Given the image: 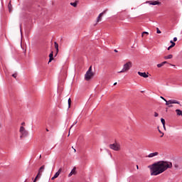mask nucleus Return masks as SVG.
<instances>
[{
    "label": "nucleus",
    "instance_id": "obj_19",
    "mask_svg": "<svg viewBox=\"0 0 182 182\" xmlns=\"http://www.w3.org/2000/svg\"><path fill=\"white\" fill-rule=\"evenodd\" d=\"M71 6H74V8H76L77 6V2H71L70 3Z\"/></svg>",
    "mask_w": 182,
    "mask_h": 182
},
{
    "label": "nucleus",
    "instance_id": "obj_8",
    "mask_svg": "<svg viewBox=\"0 0 182 182\" xmlns=\"http://www.w3.org/2000/svg\"><path fill=\"white\" fill-rule=\"evenodd\" d=\"M148 4H149V5H161V2L160 1H149Z\"/></svg>",
    "mask_w": 182,
    "mask_h": 182
},
{
    "label": "nucleus",
    "instance_id": "obj_38",
    "mask_svg": "<svg viewBox=\"0 0 182 182\" xmlns=\"http://www.w3.org/2000/svg\"><path fill=\"white\" fill-rule=\"evenodd\" d=\"M21 125H22V126L25 125V122H22V123H21Z\"/></svg>",
    "mask_w": 182,
    "mask_h": 182
},
{
    "label": "nucleus",
    "instance_id": "obj_23",
    "mask_svg": "<svg viewBox=\"0 0 182 182\" xmlns=\"http://www.w3.org/2000/svg\"><path fill=\"white\" fill-rule=\"evenodd\" d=\"M23 50H24V53H26V46H21V47Z\"/></svg>",
    "mask_w": 182,
    "mask_h": 182
},
{
    "label": "nucleus",
    "instance_id": "obj_10",
    "mask_svg": "<svg viewBox=\"0 0 182 182\" xmlns=\"http://www.w3.org/2000/svg\"><path fill=\"white\" fill-rule=\"evenodd\" d=\"M76 174V167H74L70 173L68 174V177H72V176Z\"/></svg>",
    "mask_w": 182,
    "mask_h": 182
},
{
    "label": "nucleus",
    "instance_id": "obj_30",
    "mask_svg": "<svg viewBox=\"0 0 182 182\" xmlns=\"http://www.w3.org/2000/svg\"><path fill=\"white\" fill-rule=\"evenodd\" d=\"M174 168H178V164H174Z\"/></svg>",
    "mask_w": 182,
    "mask_h": 182
},
{
    "label": "nucleus",
    "instance_id": "obj_42",
    "mask_svg": "<svg viewBox=\"0 0 182 182\" xmlns=\"http://www.w3.org/2000/svg\"><path fill=\"white\" fill-rule=\"evenodd\" d=\"M39 159H42V155H40Z\"/></svg>",
    "mask_w": 182,
    "mask_h": 182
},
{
    "label": "nucleus",
    "instance_id": "obj_1",
    "mask_svg": "<svg viewBox=\"0 0 182 182\" xmlns=\"http://www.w3.org/2000/svg\"><path fill=\"white\" fill-rule=\"evenodd\" d=\"M173 164L167 161H159L149 166L151 170V176H159L161 173H164L168 168H171Z\"/></svg>",
    "mask_w": 182,
    "mask_h": 182
},
{
    "label": "nucleus",
    "instance_id": "obj_6",
    "mask_svg": "<svg viewBox=\"0 0 182 182\" xmlns=\"http://www.w3.org/2000/svg\"><path fill=\"white\" fill-rule=\"evenodd\" d=\"M20 133L21 134V139H22L23 137H26V136H28V131H26L25 129V127H20Z\"/></svg>",
    "mask_w": 182,
    "mask_h": 182
},
{
    "label": "nucleus",
    "instance_id": "obj_46",
    "mask_svg": "<svg viewBox=\"0 0 182 182\" xmlns=\"http://www.w3.org/2000/svg\"><path fill=\"white\" fill-rule=\"evenodd\" d=\"M159 133H161V131L160 129H159Z\"/></svg>",
    "mask_w": 182,
    "mask_h": 182
},
{
    "label": "nucleus",
    "instance_id": "obj_28",
    "mask_svg": "<svg viewBox=\"0 0 182 182\" xmlns=\"http://www.w3.org/2000/svg\"><path fill=\"white\" fill-rule=\"evenodd\" d=\"M77 124V121L74 122L73 124L70 127V129H72V127H73V126H75V124Z\"/></svg>",
    "mask_w": 182,
    "mask_h": 182
},
{
    "label": "nucleus",
    "instance_id": "obj_37",
    "mask_svg": "<svg viewBox=\"0 0 182 182\" xmlns=\"http://www.w3.org/2000/svg\"><path fill=\"white\" fill-rule=\"evenodd\" d=\"M168 65H169L170 66H176V65H173V64H171V63H168Z\"/></svg>",
    "mask_w": 182,
    "mask_h": 182
},
{
    "label": "nucleus",
    "instance_id": "obj_14",
    "mask_svg": "<svg viewBox=\"0 0 182 182\" xmlns=\"http://www.w3.org/2000/svg\"><path fill=\"white\" fill-rule=\"evenodd\" d=\"M49 61L48 63H50V62H52V60H53V51H51V53L49 55Z\"/></svg>",
    "mask_w": 182,
    "mask_h": 182
},
{
    "label": "nucleus",
    "instance_id": "obj_18",
    "mask_svg": "<svg viewBox=\"0 0 182 182\" xmlns=\"http://www.w3.org/2000/svg\"><path fill=\"white\" fill-rule=\"evenodd\" d=\"M164 59H173V55L170 54L164 57Z\"/></svg>",
    "mask_w": 182,
    "mask_h": 182
},
{
    "label": "nucleus",
    "instance_id": "obj_7",
    "mask_svg": "<svg viewBox=\"0 0 182 182\" xmlns=\"http://www.w3.org/2000/svg\"><path fill=\"white\" fill-rule=\"evenodd\" d=\"M107 11V10H105L99 14L98 17L97 18V23H99L100 22V21H102V17L103 16V15H105V14H106Z\"/></svg>",
    "mask_w": 182,
    "mask_h": 182
},
{
    "label": "nucleus",
    "instance_id": "obj_41",
    "mask_svg": "<svg viewBox=\"0 0 182 182\" xmlns=\"http://www.w3.org/2000/svg\"><path fill=\"white\" fill-rule=\"evenodd\" d=\"M114 52H116V53H117V52H118V51H117V50H116V49H115V50H114Z\"/></svg>",
    "mask_w": 182,
    "mask_h": 182
},
{
    "label": "nucleus",
    "instance_id": "obj_3",
    "mask_svg": "<svg viewBox=\"0 0 182 182\" xmlns=\"http://www.w3.org/2000/svg\"><path fill=\"white\" fill-rule=\"evenodd\" d=\"M94 75L95 74L93 72H92V66H90L85 75V80L89 81L90 79H92V77H93Z\"/></svg>",
    "mask_w": 182,
    "mask_h": 182
},
{
    "label": "nucleus",
    "instance_id": "obj_27",
    "mask_svg": "<svg viewBox=\"0 0 182 182\" xmlns=\"http://www.w3.org/2000/svg\"><path fill=\"white\" fill-rule=\"evenodd\" d=\"M156 33H161V31H160V29H159V28H156Z\"/></svg>",
    "mask_w": 182,
    "mask_h": 182
},
{
    "label": "nucleus",
    "instance_id": "obj_21",
    "mask_svg": "<svg viewBox=\"0 0 182 182\" xmlns=\"http://www.w3.org/2000/svg\"><path fill=\"white\" fill-rule=\"evenodd\" d=\"M70 105H72V100L70 98L68 99V107L70 108Z\"/></svg>",
    "mask_w": 182,
    "mask_h": 182
},
{
    "label": "nucleus",
    "instance_id": "obj_26",
    "mask_svg": "<svg viewBox=\"0 0 182 182\" xmlns=\"http://www.w3.org/2000/svg\"><path fill=\"white\" fill-rule=\"evenodd\" d=\"M16 76H18V73H16L12 75V77H14V79H16Z\"/></svg>",
    "mask_w": 182,
    "mask_h": 182
},
{
    "label": "nucleus",
    "instance_id": "obj_29",
    "mask_svg": "<svg viewBox=\"0 0 182 182\" xmlns=\"http://www.w3.org/2000/svg\"><path fill=\"white\" fill-rule=\"evenodd\" d=\"M154 117H159V113L154 112Z\"/></svg>",
    "mask_w": 182,
    "mask_h": 182
},
{
    "label": "nucleus",
    "instance_id": "obj_9",
    "mask_svg": "<svg viewBox=\"0 0 182 182\" xmlns=\"http://www.w3.org/2000/svg\"><path fill=\"white\" fill-rule=\"evenodd\" d=\"M138 75L139 76H141V77H145V78L149 77V75H147L146 73H141V72L139 71Z\"/></svg>",
    "mask_w": 182,
    "mask_h": 182
},
{
    "label": "nucleus",
    "instance_id": "obj_39",
    "mask_svg": "<svg viewBox=\"0 0 182 182\" xmlns=\"http://www.w3.org/2000/svg\"><path fill=\"white\" fill-rule=\"evenodd\" d=\"M116 85H117V82L114 83V86H116Z\"/></svg>",
    "mask_w": 182,
    "mask_h": 182
},
{
    "label": "nucleus",
    "instance_id": "obj_25",
    "mask_svg": "<svg viewBox=\"0 0 182 182\" xmlns=\"http://www.w3.org/2000/svg\"><path fill=\"white\" fill-rule=\"evenodd\" d=\"M162 66H164V65L163 64V63H161L157 65V68H162Z\"/></svg>",
    "mask_w": 182,
    "mask_h": 182
},
{
    "label": "nucleus",
    "instance_id": "obj_11",
    "mask_svg": "<svg viewBox=\"0 0 182 182\" xmlns=\"http://www.w3.org/2000/svg\"><path fill=\"white\" fill-rule=\"evenodd\" d=\"M169 103H171V105H180V102L176 100H169Z\"/></svg>",
    "mask_w": 182,
    "mask_h": 182
},
{
    "label": "nucleus",
    "instance_id": "obj_35",
    "mask_svg": "<svg viewBox=\"0 0 182 182\" xmlns=\"http://www.w3.org/2000/svg\"><path fill=\"white\" fill-rule=\"evenodd\" d=\"M171 48H173V46H168V48H167L168 50H170V49H171Z\"/></svg>",
    "mask_w": 182,
    "mask_h": 182
},
{
    "label": "nucleus",
    "instance_id": "obj_13",
    "mask_svg": "<svg viewBox=\"0 0 182 182\" xmlns=\"http://www.w3.org/2000/svg\"><path fill=\"white\" fill-rule=\"evenodd\" d=\"M62 173V168H60L54 175V177H55V178H58L59 177V176L60 175V173Z\"/></svg>",
    "mask_w": 182,
    "mask_h": 182
},
{
    "label": "nucleus",
    "instance_id": "obj_22",
    "mask_svg": "<svg viewBox=\"0 0 182 182\" xmlns=\"http://www.w3.org/2000/svg\"><path fill=\"white\" fill-rule=\"evenodd\" d=\"M170 43H171L170 46H176V43L173 40L170 41Z\"/></svg>",
    "mask_w": 182,
    "mask_h": 182
},
{
    "label": "nucleus",
    "instance_id": "obj_17",
    "mask_svg": "<svg viewBox=\"0 0 182 182\" xmlns=\"http://www.w3.org/2000/svg\"><path fill=\"white\" fill-rule=\"evenodd\" d=\"M8 8H9V12H11V11H12V4H11V1L8 4Z\"/></svg>",
    "mask_w": 182,
    "mask_h": 182
},
{
    "label": "nucleus",
    "instance_id": "obj_36",
    "mask_svg": "<svg viewBox=\"0 0 182 182\" xmlns=\"http://www.w3.org/2000/svg\"><path fill=\"white\" fill-rule=\"evenodd\" d=\"M55 178H56L55 176H53L52 178H51V180H55Z\"/></svg>",
    "mask_w": 182,
    "mask_h": 182
},
{
    "label": "nucleus",
    "instance_id": "obj_43",
    "mask_svg": "<svg viewBox=\"0 0 182 182\" xmlns=\"http://www.w3.org/2000/svg\"><path fill=\"white\" fill-rule=\"evenodd\" d=\"M68 136H70V131H69V134H68Z\"/></svg>",
    "mask_w": 182,
    "mask_h": 182
},
{
    "label": "nucleus",
    "instance_id": "obj_44",
    "mask_svg": "<svg viewBox=\"0 0 182 182\" xmlns=\"http://www.w3.org/2000/svg\"><path fill=\"white\" fill-rule=\"evenodd\" d=\"M163 136H164V134L163 133L162 135L161 136V137H163Z\"/></svg>",
    "mask_w": 182,
    "mask_h": 182
},
{
    "label": "nucleus",
    "instance_id": "obj_4",
    "mask_svg": "<svg viewBox=\"0 0 182 182\" xmlns=\"http://www.w3.org/2000/svg\"><path fill=\"white\" fill-rule=\"evenodd\" d=\"M44 170H45V165H43V166H42L41 167H40V168L38 169V174H37V176H36V178H35L33 182H36V180H37L38 178H39L40 177H41L42 173H43Z\"/></svg>",
    "mask_w": 182,
    "mask_h": 182
},
{
    "label": "nucleus",
    "instance_id": "obj_32",
    "mask_svg": "<svg viewBox=\"0 0 182 182\" xmlns=\"http://www.w3.org/2000/svg\"><path fill=\"white\" fill-rule=\"evenodd\" d=\"M54 46H59V44H58L56 42H54Z\"/></svg>",
    "mask_w": 182,
    "mask_h": 182
},
{
    "label": "nucleus",
    "instance_id": "obj_5",
    "mask_svg": "<svg viewBox=\"0 0 182 182\" xmlns=\"http://www.w3.org/2000/svg\"><path fill=\"white\" fill-rule=\"evenodd\" d=\"M109 149L114 150V151H119L120 150V144L117 143L109 144Z\"/></svg>",
    "mask_w": 182,
    "mask_h": 182
},
{
    "label": "nucleus",
    "instance_id": "obj_2",
    "mask_svg": "<svg viewBox=\"0 0 182 182\" xmlns=\"http://www.w3.org/2000/svg\"><path fill=\"white\" fill-rule=\"evenodd\" d=\"M132 66V62L129 61L127 63H125L123 66V68L121 71H119L118 73H124L127 72L128 70H130V68Z\"/></svg>",
    "mask_w": 182,
    "mask_h": 182
},
{
    "label": "nucleus",
    "instance_id": "obj_45",
    "mask_svg": "<svg viewBox=\"0 0 182 182\" xmlns=\"http://www.w3.org/2000/svg\"><path fill=\"white\" fill-rule=\"evenodd\" d=\"M46 132H49V129H46Z\"/></svg>",
    "mask_w": 182,
    "mask_h": 182
},
{
    "label": "nucleus",
    "instance_id": "obj_31",
    "mask_svg": "<svg viewBox=\"0 0 182 182\" xmlns=\"http://www.w3.org/2000/svg\"><path fill=\"white\" fill-rule=\"evenodd\" d=\"M173 42H177V37L173 38Z\"/></svg>",
    "mask_w": 182,
    "mask_h": 182
},
{
    "label": "nucleus",
    "instance_id": "obj_47",
    "mask_svg": "<svg viewBox=\"0 0 182 182\" xmlns=\"http://www.w3.org/2000/svg\"><path fill=\"white\" fill-rule=\"evenodd\" d=\"M20 46H22V42L21 43Z\"/></svg>",
    "mask_w": 182,
    "mask_h": 182
},
{
    "label": "nucleus",
    "instance_id": "obj_16",
    "mask_svg": "<svg viewBox=\"0 0 182 182\" xmlns=\"http://www.w3.org/2000/svg\"><path fill=\"white\" fill-rule=\"evenodd\" d=\"M165 102H166V106H168V107H173V105H171V102H170V100H168V101L166 100Z\"/></svg>",
    "mask_w": 182,
    "mask_h": 182
},
{
    "label": "nucleus",
    "instance_id": "obj_40",
    "mask_svg": "<svg viewBox=\"0 0 182 182\" xmlns=\"http://www.w3.org/2000/svg\"><path fill=\"white\" fill-rule=\"evenodd\" d=\"M136 168L137 170H139V165H136Z\"/></svg>",
    "mask_w": 182,
    "mask_h": 182
},
{
    "label": "nucleus",
    "instance_id": "obj_24",
    "mask_svg": "<svg viewBox=\"0 0 182 182\" xmlns=\"http://www.w3.org/2000/svg\"><path fill=\"white\" fill-rule=\"evenodd\" d=\"M55 50H56L55 55H58V53L59 52V46H55Z\"/></svg>",
    "mask_w": 182,
    "mask_h": 182
},
{
    "label": "nucleus",
    "instance_id": "obj_15",
    "mask_svg": "<svg viewBox=\"0 0 182 182\" xmlns=\"http://www.w3.org/2000/svg\"><path fill=\"white\" fill-rule=\"evenodd\" d=\"M161 122L164 126V129H166V120L164 118H161Z\"/></svg>",
    "mask_w": 182,
    "mask_h": 182
},
{
    "label": "nucleus",
    "instance_id": "obj_48",
    "mask_svg": "<svg viewBox=\"0 0 182 182\" xmlns=\"http://www.w3.org/2000/svg\"><path fill=\"white\" fill-rule=\"evenodd\" d=\"M74 151L76 152V149H74Z\"/></svg>",
    "mask_w": 182,
    "mask_h": 182
},
{
    "label": "nucleus",
    "instance_id": "obj_12",
    "mask_svg": "<svg viewBox=\"0 0 182 182\" xmlns=\"http://www.w3.org/2000/svg\"><path fill=\"white\" fill-rule=\"evenodd\" d=\"M156 156H159V152H154V153H151L148 155V157L149 159H151V157H154Z\"/></svg>",
    "mask_w": 182,
    "mask_h": 182
},
{
    "label": "nucleus",
    "instance_id": "obj_20",
    "mask_svg": "<svg viewBox=\"0 0 182 182\" xmlns=\"http://www.w3.org/2000/svg\"><path fill=\"white\" fill-rule=\"evenodd\" d=\"M144 35H146V36H149V32H147V31L142 32L141 36L143 37V36H144Z\"/></svg>",
    "mask_w": 182,
    "mask_h": 182
},
{
    "label": "nucleus",
    "instance_id": "obj_34",
    "mask_svg": "<svg viewBox=\"0 0 182 182\" xmlns=\"http://www.w3.org/2000/svg\"><path fill=\"white\" fill-rule=\"evenodd\" d=\"M166 63H168L167 61L162 62V64L166 65Z\"/></svg>",
    "mask_w": 182,
    "mask_h": 182
},
{
    "label": "nucleus",
    "instance_id": "obj_33",
    "mask_svg": "<svg viewBox=\"0 0 182 182\" xmlns=\"http://www.w3.org/2000/svg\"><path fill=\"white\" fill-rule=\"evenodd\" d=\"M161 99H162V100H164V102H166V100H167L164 97H161Z\"/></svg>",
    "mask_w": 182,
    "mask_h": 182
}]
</instances>
